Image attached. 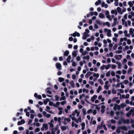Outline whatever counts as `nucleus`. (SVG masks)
I'll list each match as a JSON object with an SVG mask.
<instances>
[{
    "label": "nucleus",
    "mask_w": 134,
    "mask_h": 134,
    "mask_svg": "<svg viewBox=\"0 0 134 134\" xmlns=\"http://www.w3.org/2000/svg\"><path fill=\"white\" fill-rule=\"evenodd\" d=\"M55 99L56 101H58L59 100V97L58 96H55Z\"/></svg>",
    "instance_id": "13d9d810"
},
{
    "label": "nucleus",
    "mask_w": 134,
    "mask_h": 134,
    "mask_svg": "<svg viewBox=\"0 0 134 134\" xmlns=\"http://www.w3.org/2000/svg\"><path fill=\"white\" fill-rule=\"evenodd\" d=\"M96 22L98 24L100 25H101L102 24V23L99 20H96Z\"/></svg>",
    "instance_id": "a19ab883"
},
{
    "label": "nucleus",
    "mask_w": 134,
    "mask_h": 134,
    "mask_svg": "<svg viewBox=\"0 0 134 134\" xmlns=\"http://www.w3.org/2000/svg\"><path fill=\"white\" fill-rule=\"evenodd\" d=\"M90 56L88 55L84 56L83 57V58L84 60H88L90 59Z\"/></svg>",
    "instance_id": "393cba45"
},
{
    "label": "nucleus",
    "mask_w": 134,
    "mask_h": 134,
    "mask_svg": "<svg viewBox=\"0 0 134 134\" xmlns=\"http://www.w3.org/2000/svg\"><path fill=\"white\" fill-rule=\"evenodd\" d=\"M46 91L49 94H51L52 93V92L49 88H47L46 89Z\"/></svg>",
    "instance_id": "37998d69"
},
{
    "label": "nucleus",
    "mask_w": 134,
    "mask_h": 134,
    "mask_svg": "<svg viewBox=\"0 0 134 134\" xmlns=\"http://www.w3.org/2000/svg\"><path fill=\"white\" fill-rule=\"evenodd\" d=\"M48 129V125L47 124H43L42 127L41 128V131L47 130Z\"/></svg>",
    "instance_id": "20e7f679"
},
{
    "label": "nucleus",
    "mask_w": 134,
    "mask_h": 134,
    "mask_svg": "<svg viewBox=\"0 0 134 134\" xmlns=\"http://www.w3.org/2000/svg\"><path fill=\"white\" fill-rule=\"evenodd\" d=\"M114 5L116 6H118L119 5L118 0H114Z\"/></svg>",
    "instance_id": "2f4dec72"
},
{
    "label": "nucleus",
    "mask_w": 134,
    "mask_h": 134,
    "mask_svg": "<svg viewBox=\"0 0 134 134\" xmlns=\"http://www.w3.org/2000/svg\"><path fill=\"white\" fill-rule=\"evenodd\" d=\"M93 15V12H90L89 14L87 15V17H88L90 15L92 16Z\"/></svg>",
    "instance_id": "c03bdc74"
},
{
    "label": "nucleus",
    "mask_w": 134,
    "mask_h": 134,
    "mask_svg": "<svg viewBox=\"0 0 134 134\" xmlns=\"http://www.w3.org/2000/svg\"><path fill=\"white\" fill-rule=\"evenodd\" d=\"M64 120L65 121L68 122H69L71 121L70 119L69 118H65Z\"/></svg>",
    "instance_id": "f704fd0d"
},
{
    "label": "nucleus",
    "mask_w": 134,
    "mask_h": 134,
    "mask_svg": "<svg viewBox=\"0 0 134 134\" xmlns=\"http://www.w3.org/2000/svg\"><path fill=\"white\" fill-rule=\"evenodd\" d=\"M60 102H56L55 104H53V106L54 107L58 108V106L60 105Z\"/></svg>",
    "instance_id": "dca6fc26"
},
{
    "label": "nucleus",
    "mask_w": 134,
    "mask_h": 134,
    "mask_svg": "<svg viewBox=\"0 0 134 134\" xmlns=\"http://www.w3.org/2000/svg\"><path fill=\"white\" fill-rule=\"evenodd\" d=\"M116 74H118L119 75H121V71L120 70H118L116 72Z\"/></svg>",
    "instance_id": "5fc2aeb1"
},
{
    "label": "nucleus",
    "mask_w": 134,
    "mask_h": 134,
    "mask_svg": "<svg viewBox=\"0 0 134 134\" xmlns=\"http://www.w3.org/2000/svg\"><path fill=\"white\" fill-rule=\"evenodd\" d=\"M72 65L74 67H75L76 66V64L75 62H72Z\"/></svg>",
    "instance_id": "69168bd1"
},
{
    "label": "nucleus",
    "mask_w": 134,
    "mask_h": 134,
    "mask_svg": "<svg viewBox=\"0 0 134 134\" xmlns=\"http://www.w3.org/2000/svg\"><path fill=\"white\" fill-rule=\"evenodd\" d=\"M104 32L107 33V35L108 37H110L111 36V30L107 28H105L104 29Z\"/></svg>",
    "instance_id": "f03ea898"
},
{
    "label": "nucleus",
    "mask_w": 134,
    "mask_h": 134,
    "mask_svg": "<svg viewBox=\"0 0 134 134\" xmlns=\"http://www.w3.org/2000/svg\"><path fill=\"white\" fill-rule=\"evenodd\" d=\"M101 6L102 7H104L105 8H107L108 7V5L105 3L104 2H103L101 4Z\"/></svg>",
    "instance_id": "f8f14e48"
},
{
    "label": "nucleus",
    "mask_w": 134,
    "mask_h": 134,
    "mask_svg": "<svg viewBox=\"0 0 134 134\" xmlns=\"http://www.w3.org/2000/svg\"><path fill=\"white\" fill-rule=\"evenodd\" d=\"M25 120L23 119L21 120L20 121H19L18 122L17 124L18 125H22L23 124H24L25 123Z\"/></svg>",
    "instance_id": "4468645a"
},
{
    "label": "nucleus",
    "mask_w": 134,
    "mask_h": 134,
    "mask_svg": "<svg viewBox=\"0 0 134 134\" xmlns=\"http://www.w3.org/2000/svg\"><path fill=\"white\" fill-rule=\"evenodd\" d=\"M88 52L86 51H85L82 53L81 54L82 55L84 56L87 54H88Z\"/></svg>",
    "instance_id": "ea45409f"
},
{
    "label": "nucleus",
    "mask_w": 134,
    "mask_h": 134,
    "mask_svg": "<svg viewBox=\"0 0 134 134\" xmlns=\"http://www.w3.org/2000/svg\"><path fill=\"white\" fill-rule=\"evenodd\" d=\"M58 80L60 82H62L64 81V79L63 78L60 77L59 78Z\"/></svg>",
    "instance_id": "a18cd8bd"
},
{
    "label": "nucleus",
    "mask_w": 134,
    "mask_h": 134,
    "mask_svg": "<svg viewBox=\"0 0 134 134\" xmlns=\"http://www.w3.org/2000/svg\"><path fill=\"white\" fill-rule=\"evenodd\" d=\"M40 130V129L39 128H37L35 130V132H37L39 131Z\"/></svg>",
    "instance_id": "052dcab7"
},
{
    "label": "nucleus",
    "mask_w": 134,
    "mask_h": 134,
    "mask_svg": "<svg viewBox=\"0 0 134 134\" xmlns=\"http://www.w3.org/2000/svg\"><path fill=\"white\" fill-rule=\"evenodd\" d=\"M120 106L116 104H115L114 107V109L115 110L118 109L119 110L120 108Z\"/></svg>",
    "instance_id": "0eeeda50"
},
{
    "label": "nucleus",
    "mask_w": 134,
    "mask_h": 134,
    "mask_svg": "<svg viewBox=\"0 0 134 134\" xmlns=\"http://www.w3.org/2000/svg\"><path fill=\"white\" fill-rule=\"evenodd\" d=\"M88 34L86 32H84L82 35V38L83 39L85 40L88 37Z\"/></svg>",
    "instance_id": "39448f33"
},
{
    "label": "nucleus",
    "mask_w": 134,
    "mask_h": 134,
    "mask_svg": "<svg viewBox=\"0 0 134 134\" xmlns=\"http://www.w3.org/2000/svg\"><path fill=\"white\" fill-rule=\"evenodd\" d=\"M113 20L114 21V24L115 25L116 24V21L117 20V18H114Z\"/></svg>",
    "instance_id": "6e6d98bb"
},
{
    "label": "nucleus",
    "mask_w": 134,
    "mask_h": 134,
    "mask_svg": "<svg viewBox=\"0 0 134 134\" xmlns=\"http://www.w3.org/2000/svg\"><path fill=\"white\" fill-rule=\"evenodd\" d=\"M112 69H115L116 67V66L114 64H111V67Z\"/></svg>",
    "instance_id": "3c124183"
},
{
    "label": "nucleus",
    "mask_w": 134,
    "mask_h": 134,
    "mask_svg": "<svg viewBox=\"0 0 134 134\" xmlns=\"http://www.w3.org/2000/svg\"><path fill=\"white\" fill-rule=\"evenodd\" d=\"M70 35L74 37H75L76 36L79 37L80 36V35L79 33L76 32H75L72 34H71Z\"/></svg>",
    "instance_id": "423d86ee"
},
{
    "label": "nucleus",
    "mask_w": 134,
    "mask_h": 134,
    "mask_svg": "<svg viewBox=\"0 0 134 134\" xmlns=\"http://www.w3.org/2000/svg\"><path fill=\"white\" fill-rule=\"evenodd\" d=\"M97 96L96 95H95L93 96L91 98V101L93 102H94L95 100L97 98Z\"/></svg>",
    "instance_id": "6ab92c4d"
},
{
    "label": "nucleus",
    "mask_w": 134,
    "mask_h": 134,
    "mask_svg": "<svg viewBox=\"0 0 134 134\" xmlns=\"http://www.w3.org/2000/svg\"><path fill=\"white\" fill-rule=\"evenodd\" d=\"M58 109L59 110V112L58 113V114L59 115H61L62 113V110L63 109L61 107H58Z\"/></svg>",
    "instance_id": "2eb2a0df"
},
{
    "label": "nucleus",
    "mask_w": 134,
    "mask_h": 134,
    "mask_svg": "<svg viewBox=\"0 0 134 134\" xmlns=\"http://www.w3.org/2000/svg\"><path fill=\"white\" fill-rule=\"evenodd\" d=\"M82 118L80 116H79L76 120V122L77 123H78L79 122H81Z\"/></svg>",
    "instance_id": "f3484780"
},
{
    "label": "nucleus",
    "mask_w": 134,
    "mask_h": 134,
    "mask_svg": "<svg viewBox=\"0 0 134 134\" xmlns=\"http://www.w3.org/2000/svg\"><path fill=\"white\" fill-rule=\"evenodd\" d=\"M128 4L129 5L130 7V8L132 7L133 5L132 2L131 1L129 2H128Z\"/></svg>",
    "instance_id": "4c0bfd02"
},
{
    "label": "nucleus",
    "mask_w": 134,
    "mask_h": 134,
    "mask_svg": "<svg viewBox=\"0 0 134 134\" xmlns=\"http://www.w3.org/2000/svg\"><path fill=\"white\" fill-rule=\"evenodd\" d=\"M126 106V105L125 104H122L121 105V107L122 108H124Z\"/></svg>",
    "instance_id": "338daca9"
},
{
    "label": "nucleus",
    "mask_w": 134,
    "mask_h": 134,
    "mask_svg": "<svg viewBox=\"0 0 134 134\" xmlns=\"http://www.w3.org/2000/svg\"><path fill=\"white\" fill-rule=\"evenodd\" d=\"M111 64H109L107 66L105 65V68L106 70H108L111 67Z\"/></svg>",
    "instance_id": "58836bf2"
},
{
    "label": "nucleus",
    "mask_w": 134,
    "mask_h": 134,
    "mask_svg": "<svg viewBox=\"0 0 134 134\" xmlns=\"http://www.w3.org/2000/svg\"><path fill=\"white\" fill-rule=\"evenodd\" d=\"M116 9L117 12H118L120 14H122V11L121 10V8L120 7H118L116 8Z\"/></svg>",
    "instance_id": "ddd939ff"
},
{
    "label": "nucleus",
    "mask_w": 134,
    "mask_h": 134,
    "mask_svg": "<svg viewBox=\"0 0 134 134\" xmlns=\"http://www.w3.org/2000/svg\"><path fill=\"white\" fill-rule=\"evenodd\" d=\"M111 13L112 14H115V15L117 14V12L116 10H112L111 11Z\"/></svg>",
    "instance_id": "412c9836"
},
{
    "label": "nucleus",
    "mask_w": 134,
    "mask_h": 134,
    "mask_svg": "<svg viewBox=\"0 0 134 134\" xmlns=\"http://www.w3.org/2000/svg\"><path fill=\"white\" fill-rule=\"evenodd\" d=\"M110 71H109L107 72L106 74V75L107 77H109L110 75Z\"/></svg>",
    "instance_id": "de8ad7c7"
},
{
    "label": "nucleus",
    "mask_w": 134,
    "mask_h": 134,
    "mask_svg": "<svg viewBox=\"0 0 134 134\" xmlns=\"http://www.w3.org/2000/svg\"><path fill=\"white\" fill-rule=\"evenodd\" d=\"M56 66L58 70H60L61 69V65L59 63H57L56 64Z\"/></svg>",
    "instance_id": "1a4fd4ad"
},
{
    "label": "nucleus",
    "mask_w": 134,
    "mask_h": 134,
    "mask_svg": "<svg viewBox=\"0 0 134 134\" xmlns=\"http://www.w3.org/2000/svg\"><path fill=\"white\" fill-rule=\"evenodd\" d=\"M43 114L44 115H45V116L47 118H49L51 116V115L48 114H47L46 112L45 111H43Z\"/></svg>",
    "instance_id": "aec40b11"
},
{
    "label": "nucleus",
    "mask_w": 134,
    "mask_h": 134,
    "mask_svg": "<svg viewBox=\"0 0 134 134\" xmlns=\"http://www.w3.org/2000/svg\"><path fill=\"white\" fill-rule=\"evenodd\" d=\"M81 57L79 56H77L76 57V59L77 60L79 61L80 60Z\"/></svg>",
    "instance_id": "0e129e2a"
},
{
    "label": "nucleus",
    "mask_w": 134,
    "mask_h": 134,
    "mask_svg": "<svg viewBox=\"0 0 134 134\" xmlns=\"http://www.w3.org/2000/svg\"><path fill=\"white\" fill-rule=\"evenodd\" d=\"M66 97L65 96H62V97L60 99V100L62 101L63 100H65L66 99Z\"/></svg>",
    "instance_id": "49530a36"
},
{
    "label": "nucleus",
    "mask_w": 134,
    "mask_h": 134,
    "mask_svg": "<svg viewBox=\"0 0 134 134\" xmlns=\"http://www.w3.org/2000/svg\"><path fill=\"white\" fill-rule=\"evenodd\" d=\"M71 126L72 127H74L77 128L78 127V125L76 124L75 123L74 121H72L71 123Z\"/></svg>",
    "instance_id": "a211bd4d"
},
{
    "label": "nucleus",
    "mask_w": 134,
    "mask_h": 134,
    "mask_svg": "<svg viewBox=\"0 0 134 134\" xmlns=\"http://www.w3.org/2000/svg\"><path fill=\"white\" fill-rule=\"evenodd\" d=\"M50 101L49 99H46L44 101L43 103L45 104H47L48 102Z\"/></svg>",
    "instance_id": "473e14b6"
},
{
    "label": "nucleus",
    "mask_w": 134,
    "mask_h": 134,
    "mask_svg": "<svg viewBox=\"0 0 134 134\" xmlns=\"http://www.w3.org/2000/svg\"><path fill=\"white\" fill-rule=\"evenodd\" d=\"M134 110V108L133 109H131L130 110L129 112L126 114V116L127 117H129L131 114L132 112Z\"/></svg>",
    "instance_id": "9d476101"
},
{
    "label": "nucleus",
    "mask_w": 134,
    "mask_h": 134,
    "mask_svg": "<svg viewBox=\"0 0 134 134\" xmlns=\"http://www.w3.org/2000/svg\"><path fill=\"white\" fill-rule=\"evenodd\" d=\"M112 40L116 42H117V38H116L114 37L113 38Z\"/></svg>",
    "instance_id": "603ef678"
},
{
    "label": "nucleus",
    "mask_w": 134,
    "mask_h": 134,
    "mask_svg": "<svg viewBox=\"0 0 134 134\" xmlns=\"http://www.w3.org/2000/svg\"><path fill=\"white\" fill-rule=\"evenodd\" d=\"M114 57L117 60H119L121 59L122 55H118L115 56Z\"/></svg>",
    "instance_id": "6e6552de"
},
{
    "label": "nucleus",
    "mask_w": 134,
    "mask_h": 134,
    "mask_svg": "<svg viewBox=\"0 0 134 134\" xmlns=\"http://www.w3.org/2000/svg\"><path fill=\"white\" fill-rule=\"evenodd\" d=\"M51 108L50 107L48 106H47L46 107V110L48 113H50L52 114L53 112L51 110H49Z\"/></svg>",
    "instance_id": "9b49d317"
},
{
    "label": "nucleus",
    "mask_w": 134,
    "mask_h": 134,
    "mask_svg": "<svg viewBox=\"0 0 134 134\" xmlns=\"http://www.w3.org/2000/svg\"><path fill=\"white\" fill-rule=\"evenodd\" d=\"M101 2V0H98L97 1L95 2V4L96 5H98L99 4H100Z\"/></svg>",
    "instance_id": "7c9ffc66"
},
{
    "label": "nucleus",
    "mask_w": 134,
    "mask_h": 134,
    "mask_svg": "<svg viewBox=\"0 0 134 134\" xmlns=\"http://www.w3.org/2000/svg\"><path fill=\"white\" fill-rule=\"evenodd\" d=\"M107 55L108 57H113V53L112 52H110L109 53V54H107Z\"/></svg>",
    "instance_id": "c9c22d12"
},
{
    "label": "nucleus",
    "mask_w": 134,
    "mask_h": 134,
    "mask_svg": "<svg viewBox=\"0 0 134 134\" xmlns=\"http://www.w3.org/2000/svg\"><path fill=\"white\" fill-rule=\"evenodd\" d=\"M102 88L100 86H99L98 90H97V93H99L100 91L102 90Z\"/></svg>",
    "instance_id": "72a5a7b5"
},
{
    "label": "nucleus",
    "mask_w": 134,
    "mask_h": 134,
    "mask_svg": "<svg viewBox=\"0 0 134 134\" xmlns=\"http://www.w3.org/2000/svg\"><path fill=\"white\" fill-rule=\"evenodd\" d=\"M118 98V97H115L112 99V101L113 102H115L117 100Z\"/></svg>",
    "instance_id": "4d7b16f0"
},
{
    "label": "nucleus",
    "mask_w": 134,
    "mask_h": 134,
    "mask_svg": "<svg viewBox=\"0 0 134 134\" xmlns=\"http://www.w3.org/2000/svg\"><path fill=\"white\" fill-rule=\"evenodd\" d=\"M92 72H88L85 75V77L86 78H88L91 75Z\"/></svg>",
    "instance_id": "5701e85b"
},
{
    "label": "nucleus",
    "mask_w": 134,
    "mask_h": 134,
    "mask_svg": "<svg viewBox=\"0 0 134 134\" xmlns=\"http://www.w3.org/2000/svg\"><path fill=\"white\" fill-rule=\"evenodd\" d=\"M93 76L94 77L98 78L99 77V75L98 74L94 73L93 75Z\"/></svg>",
    "instance_id": "09e8293b"
},
{
    "label": "nucleus",
    "mask_w": 134,
    "mask_h": 134,
    "mask_svg": "<svg viewBox=\"0 0 134 134\" xmlns=\"http://www.w3.org/2000/svg\"><path fill=\"white\" fill-rule=\"evenodd\" d=\"M111 74L112 76H114L115 75V73L114 71H112L111 72Z\"/></svg>",
    "instance_id": "680f3d73"
},
{
    "label": "nucleus",
    "mask_w": 134,
    "mask_h": 134,
    "mask_svg": "<svg viewBox=\"0 0 134 134\" xmlns=\"http://www.w3.org/2000/svg\"><path fill=\"white\" fill-rule=\"evenodd\" d=\"M98 81L100 83L101 85H103L104 83L103 82V81L101 79H98Z\"/></svg>",
    "instance_id": "864d4df0"
},
{
    "label": "nucleus",
    "mask_w": 134,
    "mask_h": 134,
    "mask_svg": "<svg viewBox=\"0 0 134 134\" xmlns=\"http://www.w3.org/2000/svg\"><path fill=\"white\" fill-rule=\"evenodd\" d=\"M85 124L84 122H83L81 123V129L82 130H83L85 127Z\"/></svg>",
    "instance_id": "4be33fe9"
},
{
    "label": "nucleus",
    "mask_w": 134,
    "mask_h": 134,
    "mask_svg": "<svg viewBox=\"0 0 134 134\" xmlns=\"http://www.w3.org/2000/svg\"><path fill=\"white\" fill-rule=\"evenodd\" d=\"M132 71V69L131 68H129L128 69V73H129L131 72Z\"/></svg>",
    "instance_id": "e2e57ef3"
},
{
    "label": "nucleus",
    "mask_w": 134,
    "mask_h": 134,
    "mask_svg": "<svg viewBox=\"0 0 134 134\" xmlns=\"http://www.w3.org/2000/svg\"><path fill=\"white\" fill-rule=\"evenodd\" d=\"M72 114L73 116H75L76 114V116L78 117L80 115V112L78 110L75 109L72 112Z\"/></svg>",
    "instance_id": "7ed1b4c3"
},
{
    "label": "nucleus",
    "mask_w": 134,
    "mask_h": 134,
    "mask_svg": "<svg viewBox=\"0 0 134 134\" xmlns=\"http://www.w3.org/2000/svg\"><path fill=\"white\" fill-rule=\"evenodd\" d=\"M103 127V125L101 124L100 125H98L97 127V129L98 130H99L101 129H102Z\"/></svg>",
    "instance_id": "a878e982"
},
{
    "label": "nucleus",
    "mask_w": 134,
    "mask_h": 134,
    "mask_svg": "<svg viewBox=\"0 0 134 134\" xmlns=\"http://www.w3.org/2000/svg\"><path fill=\"white\" fill-rule=\"evenodd\" d=\"M105 24L106 26L108 27L110 26V23L108 22H106L105 23Z\"/></svg>",
    "instance_id": "774afa93"
},
{
    "label": "nucleus",
    "mask_w": 134,
    "mask_h": 134,
    "mask_svg": "<svg viewBox=\"0 0 134 134\" xmlns=\"http://www.w3.org/2000/svg\"><path fill=\"white\" fill-rule=\"evenodd\" d=\"M69 54V52L68 51H65L64 53V56H67Z\"/></svg>",
    "instance_id": "c85d7f7f"
},
{
    "label": "nucleus",
    "mask_w": 134,
    "mask_h": 134,
    "mask_svg": "<svg viewBox=\"0 0 134 134\" xmlns=\"http://www.w3.org/2000/svg\"><path fill=\"white\" fill-rule=\"evenodd\" d=\"M99 17L100 18L103 19L105 18V16L104 14L100 13L99 15Z\"/></svg>",
    "instance_id": "b1692460"
},
{
    "label": "nucleus",
    "mask_w": 134,
    "mask_h": 134,
    "mask_svg": "<svg viewBox=\"0 0 134 134\" xmlns=\"http://www.w3.org/2000/svg\"><path fill=\"white\" fill-rule=\"evenodd\" d=\"M82 110L84 115H86L87 113L86 112V109L85 108L82 109Z\"/></svg>",
    "instance_id": "c756f323"
},
{
    "label": "nucleus",
    "mask_w": 134,
    "mask_h": 134,
    "mask_svg": "<svg viewBox=\"0 0 134 134\" xmlns=\"http://www.w3.org/2000/svg\"><path fill=\"white\" fill-rule=\"evenodd\" d=\"M77 52L75 51H74L72 52V55L74 57H75L77 54Z\"/></svg>",
    "instance_id": "bb28decb"
},
{
    "label": "nucleus",
    "mask_w": 134,
    "mask_h": 134,
    "mask_svg": "<svg viewBox=\"0 0 134 134\" xmlns=\"http://www.w3.org/2000/svg\"><path fill=\"white\" fill-rule=\"evenodd\" d=\"M127 41V43L128 44L130 45L131 44V42L130 40L127 39L126 37L121 38H120L119 42L118 43L119 46H121L122 44V42L124 41Z\"/></svg>",
    "instance_id": "f257e3e1"
},
{
    "label": "nucleus",
    "mask_w": 134,
    "mask_h": 134,
    "mask_svg": "<svg viewBox=\"0 0 134 134\" xmlns=\"http://www.w3.org/2000/svg\"><path fill=\"white\" fill-rule=\"evenodd\" d=\"M92 110L91 109H90L88 110L87 111V113L88 114H89L90 113H92Z\"/></svg>",
    "instance_id": "bf43d9fd"
},
{
    "label": "nucleus",
    "mask_w": 134,
    "mask_h": 134,
    "mask_svg": "<svg viewBox=\"0 0 134 134\" xmlns=\"http://www.w3.org/2000/svg\"><path fill=\"white\" fill-rule=\"evenodd\" d=\"M112 93L113 94H115L116 93L117 91L116 90L113 89L112 90Z\"/></svg>",
    "instance_id": "8fccbe9b"
},
{
    "label": "nucleus",
    "mask_w": 134,
    "mask_h": 134,
    "mask_svg": "<svg viewBox=\"0 0 134 134\" xmlns=\"http://www.w3.org/2000/svg\"><path fill=\"white\" fill-rule=\"evenodd\" d=\"M71 59V56L70 55H69L67 58L66 59V61L68 63H69L70 62V60Z\"/></svg>",
    "instance_id": "cd10ccee"
},
{
    "label": "nucleus",
    "mask_w": 134,
    "mask_h": 134,
    "mask_svg": "<svg viewBox=\"0 0 134 134\" xmlns=\"http://www.w3.org/2000/svg\"><path fill=\"white\" fill-rule=\"evenodd\" d=\"M60 128L63 131L65 130L66 129V127L64 126H61Z\"/></svg>",
    "instance_id": "79ce46f5"
},
{
    "label": "nucleus",
    "mask_w": 134,
    "mask_h": 134,
    "mask_svg": "<svg viewBox=\"0 0 134 134\" xmlns=\"http://www.w3.org/2000/svg\"><path fill=\"white\" fill-rule=\"evenodd\" d=\"M127 31L126 30H125L124 32V33L125 34V35L126 37H129V36L128 35L127 33Z\"/></svg>",
    "instance_id": "e433bc0d"
}]
</instances>
